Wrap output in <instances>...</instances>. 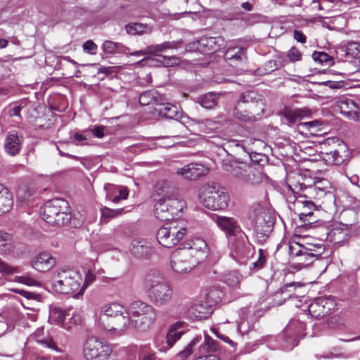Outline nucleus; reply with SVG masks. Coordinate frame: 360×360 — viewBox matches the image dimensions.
Instances as JSON below:
<instances>
[{
	"label": "nucleus",
	"instance_id": "obj_40",
	"mask_svg": "<svg viewBox=\"0 0 360 360\" xmlns=\"http://www.w3.org/2000/svg\"><path fill=\"white\" fill-rule=\"evenodd\" d=\"M44 334V328H39L37 330H36L35 332L33 333L32 338L38 343L44 345L47 347L53 349L58 352H61L62 351L56 347V343L54 342H53L51 340H48L46 338H42Z\"/></svg>",
	"mask_w": 360,
	"mask_h": 360
},
{
	"label": "nucleus",
	"instance_id": "obj_46",
	"mask_svg": "<svg viewBox=\"0 0 360 360\" xmlns=\"http://www.w3.org/2000/svg\"><path fill=\"white\" fill-rule=\"evenodd\" d=\"M158 93L154 91H147L139 96V103L142 105H148L157 101Z\"/></svg>",
	"mask_w": 360,
	"mask_h": 360
},
{
	"label": "nucleus",
	"instance_id": "obj_9",
	"mask_svg": "<svg viewBox=\"0 0 360 360\" xmlns=\"http://www.w3.org/2000/svg\"><path fill=\"white\" fill-rule=\"evenodd\" d=\"M181 41H165L159 44L149 45V51L151 55L158 56L160 59L155 60L151 57H148L144 60L150 65H151L153 62L155 61L164 67H172L177 65L180 63L179 58L176 56H162L160 53L166 52L169 49H176L181 46Z\"/></svg>",
	"mask_w": 360,
	"mask_h": 360
},
{
	"label": "nucleus",
	"instance_id": "obj_6",
	"mask_svg": "<svg viewBox=\"0 0 360 360\" xmlns=\"http://www.w3.org/2000/svg\"><path fill=\"white\" fill-rule=\"evenodd\" d=\"M200 202L207 209L220 210L229 205V195L226 189L217 184H205L199 189Z\"/></svg>",
	"mask_w": 360,
	"mask_h": 360
},
{
	"label": "nucleus",
	"instance_id": "obj_64",
	"mask_svg": "<svg viewBox=\"0 0 360 360\" xmlns=\"http://www.w3.org/2000/svg\"><path fill=\"white\" fill-rule=\"evenodd\" d=\"M83 49L86 53H94L97 49V46L92 41L89 40L83 44Z\"/></svg>",
	"mask_w": 360,
	"mask_h": 360
},
{
	"label": "nucleus",
	"instance_id": "obj_35",
	"mask_svg": "<svg viewBox=\"0 0 360 360\" xmlns=\"http://www.w3.org/2000/svg\"><path fill=\"white\" fill-rule=\"evenodd\" d=\"M220 41H221V38L204 36L200 38L198 40V44L202 51L215 52L221 47V44H219Z\"/></svg>",
	"mask_w": 360,
	"mask_h": 360
},
{
	"label": "nucleus",
	"instance_id": "obj_16",
	"mask_svg": "<svg viewBox=\"0 0 360 360\" xmlns=\"http://www.w3.org/2000/svg\"><path fill=\"white\" fill-rule=\"evenodd\" d=\"M259 315H257L256 310L252 307L241 309L240 317L237 321L238 331L243 335L252 331L259 319Z\"/></svg>",
	"mask_w": 360,
	"mask_h": 360
},
{
	"label": "nucleus",
	"instance_id": "obj_56",
	"mask_svg": "<svg viewBox=\"0 0 360 360\" xmlns=\"http://www.w3.org/2000/svg\"><path fill=\"white\" fill-rule=\"evenodd\" d=\"M205 307L202 304H194L190 308L191 313L198 319L205 317Z\"/></svg>",
	"mask_w": 360,
	"mask_h": 360
},
{
	"label": "nucleus",
	"instance_id": "obj_60",
	"mask_svg": "<svg viewBox=\"0 0 360 360\" xmlns=\"http://www.w3.org/2000/svg\"><path fill=\"white\" fill-rule=\"evenodd\" d=\"M105 188L106 190H112L115 193H119V195L121 197V199H127L128 196V191L126 188H120L119 187H116L112 185H105Z\"/></svg>",
	"mask_w": 360,
	"mask_h": 360
},
{
	"label": "nucleus",
	"instance_id": "obj_54",
	"mask_svg": "<svg viewBox=\"0 0 360 360\" xmlns=\"http://www.w3.org/2000/svg\"><path fill=\"white\" fill-rule=\"evenodd\" d=\"M199 129L202 132L209 134L216 125V123L211 120H205L198 124Z\"/></svg>",
	"mask_w": 360,
	"mask_h": 360
},
{
	"label": "nucleus",
	"instance_id": "obj_17",
	"mask_svg": "<svg viewBox=\"0 0 360 360\" xmlns=\"http://www.w3.org/2000/svg\"><path fill=\"white\" fill-rule=\"evenodd\" d=\"M335 306L333 300L330 298L319 297L309 305L308 311L312 317L319 319L328 315Z\"/></svg>",
	"mask_w": 360,
	"mask_h": 360
},
{
	"label": "nucleus",
	"instance_id": "obj_45",
	"mask_svg": "<svg viewBox=\"0 0 360 360\" xmlns=\"http://www.w3.org/2000/svg\"><path fill=\"white\" fill-rule=\"evenodd\" d=\"M224 292L219 288H212L207 293V299L210 304H217L221 302Z\"/></svg>",
	"mask_w": 360,
	"mask_h": 360
},
{
	"label": "nucleus",
	"instance_id": "obj_21",
	"mask_svg": "<svg viewBox=\"0 0 360 360\" xmlns=\"http://www.w3.org/2000/svg\"><path fill=\"white\" fill-rule=\"evenodd\" d=\"M214 221L225 232L228 238L236 236L243 231L238 225L237 220L233 217L216 216Z\"/></svg>",
	"mask_w": 360,
	"mask_h": 360
},
{
	"label": "nucleus",
	"instance_id": "obj_38",
	"mask_svg": "<svg viewBox=\"0 0 360 360\" xmlns=\"http://www.w3.org/2000/svg\"><path fill=\"white\" fill-rule=\"evenodd\" d=\"M218 343L217 342L212 340L209 336L206 335L205 341L199 347L198 351L200 353L199 356L205 357L207 353L214 352L217 349Z\"/></svg>",
	"mask_w": 360,
	"mask_h": 360
},
{
	"label": "nucleus",
	"instance_id": "obj_10",
	"mask_svg": "<svg viewBox=\"0 0 360 360\" xmlns=\"http://www.w3.org/2000/svg\"><path fill=\"white\" fill-rule=\"evenodd\" d=\"M230 255L233 259L244 263L246 259L252 255L255 248L243 231L230 240Z\"/></svg>",
	"mask_w": 360,
	"mask_h": 360
},
{
	"label": "nucleus",
	"instance_id": "obj_18",
	"mask_svg": "<svg viewBox=\"0 0 360 360\" xmlns=\"http://www.w3.org/2000/svg\"><path fill=\"white\" fill-rule=\"evenodd\" d=\"M335 109L349 120H359V105L352 99L347 98L338 99L335 103Z\"/></svg>",
	"mask_w": 360,
	"mask_h": 360
},
{
	"label": "nucleus",
	"instance_id": "obj_32",
	"mask_svg": "<svg viewBox=\"0 0 360 360\" xmlns=\"http://www.w3.org/2000/svg\"><path fill=\"white\" fill-rule=\"evenodd\" d=\"M185 333V323L177 321L172 324L168 330L166 335V342L169 348H171L174 343L181 338Z\"/></svg>",
	"mask_w": 360,
	"mask_h": 360
},
{
	"label": "nucleus",
	"instance_id": "obj_28",
	"mask_svg": "<svg viewBox=\"0 0 360 360\" xmlns=\"http://www.w3.org/2000/svg\"><path fill=\"white\" fill-rule=\"evenodd\" d=\"M22 139V136L15 131L8 132L4 142L5 151L12 156L19 153L21 150Z\"/></svg>",
	"mask_w": 360,
	"mask_h": 360
},
{
	"label": "nucleus",
	"instance_id": "obj_63",
	"mask_svg": "<svg viewBox=\"0 0 360 360\" xmlns=\"http://www.w3.org/2000/svg\"><path fill=\"white\" fill-rule=\"evenodd\" d=\"M96 280V276L91 271H89L85 276V280L83 285H81V288L84 289L91 283H93Z\"/></svg>",
	"mask_w": 360,
	"mask_h": 360
},
{
	"label": "nucleus",
	"instance_id": "obj_4",
	"mask_svg": "<svg viewBox=\"0 0 360 360\" xmlns=\"http://www.w3.org/2000/svg\"><path fill=\"white\" fill-rule=\"evenodd\" d=\"M41 214L44 221L52 225H66L71 219L69 203L62 198L46 202L41 208Z\"/></svg>",
	"mask_w": 360,
	"mask_h": 360
},
{
	"label": "nucleus",
	"instance_id": "obj_5",
	"mask_svg": "<svg viewBox=\"0 0 360 360\" xmlns=\"http://www.w3.org/2000/svg\"><path fill=\"white\" fill-rule=\"evenodd\" d=\"M262 111V103L257 100V94L254 91H246L240 96L232 113L236 119L242 122H252Z\"/></svg>",
	"mask_w": 360,
	"mask_h": 360
},
{
	"label": "nucleus",
	"instance_id": "obj_8",
	"mask_svg": "<svg viewBox=\"0 0 360 360\" xmlns=\"http://www.w3.org/2000/svg\"><path fill=\"white\" fill-rule=\"evenodd\" d=\"M128 309L131 325L139 330L148 329L155 322L157 317L155 309L152 305L142 301L132 302Z\"/></svg>",
	"mask_w": 360,
	"mask_h": 360
},
{
	"label": "nucleus",
	"instance_id": "obj_42",
	"mask_svg": "<svg viewBox=\"0 0 360 360\" xmlns=\"http://www.w3.org/2000/svg\"><path fill=\"white\" fill-rule=\"evenodd\" d=\"M243 276L236 271H231L224 276V282L234 289H239Z\"/></svg>",
	"mask_w": 360,
	"mask_h": 360
},
{
	"label": "nucleus",
	"instance_id": "obj_7",
	"mask_svg": "<svg viewBox=\"0 0 360 360\" xmlns=\"http://www.w3.org/2000/svg\"><path fill=\"white\" fill-rule=\"evenodd\" d=\"M187 233V223L184 220H172L160 227L156 234L162 246L170 248L178 244Z\"/></svg>",
	"mask_w": 360,
	"mask_h": 360
},
{
	"label": "nucleus",
	"instance_id": "obj_47",
	"mask_svg": "<svg viewBox=\"0 0 360 360\" xmlns=\"http://www.w3.org/2000/svg\"><path fill=\"white\" fill-rule=\"evenodd\" d=\"M245 160H248V162H251L260 166H264L268 162V157L266 155L257 153H251L247 155Z\"/></svg>",
	"mask_w": 360,
	"mask_h": 360
},
{
	"label": "nucleus",
	"instance_id": "obj_24",
	"mask_svg": "<svg viewBox=\"0 0 360 360\" xmlns=\"http://www.w3.org/2000/svg\"><path fill=\"white\" fill-rule=\"evenodd\" d=\"M299 198L300 196L296 197L295 206L300 210L298 213L300 219L304 223H313L314 221L311 220L310 218L312 217L314 211L316 210L315 204L311 200L299 199Z\"/></svg>",
	"mask_w": 360,
	"mask_h": 360
},
{
	"label": "nucleus",
	"instance_id": "obj_50",
	"mask_svg": "<svg viewBox=\"0 0 360 360\" xmlns=\"http://www.w3.org/2000/svg\"><path fill=\"white\" fill-rule=\"evenodd\" d=\"M347 53L352 58H360V43L349 42L347 46Z\"/></svg>",
	"mask_w": 360,
	"mask_h": 360
},
{
	"label": "nucleus",
	"instance_id": "obj_3",
	"mask_svg": "<svg viewBox=\"0 0 360 360\" xmlns=\"http://www.w3.org/2000/svg\"><path fill=\"white\" fill-rule=\"evenodd\" d=\"M82 278L76 270L70 268L56 269L51 277L52 287L55 291L61 294H83L81 288Z\"/></svg>",
	"mask_w": 360,
	"mask_h": 360
},
{
	"label": "nucleus",
	"instance_id": "obj_36",
	"mask_svg": "<svg viewBox=\"0 0 360 360\" xmlns=\"http://www.w3.org/2000/svg\"><path fill=\"white\" fill-rule=\"evenodd\" d=\"M13 203L11 193L3 187L0 191V214L10 210Z\"/></svg>",
	"mask_w": 360,
	"mask_h": 360
},
{
	"label": "nucleus",
	"instance_id": "obj_48",
	"mask_svg": "<svg viewBox=\"0 0 360 360\" xmlns=\"http://www.w3.org/2000/svg\"><path fill=\"white\" fill-rule=\"evenodd\" d=\"M312 58L322 65H331L333 63L332 57L325 52L314 51Z\"/></svg>",
	"mask_w": 360,
	"mask_h": 360
},
{
	"label": "nucleus",
	"instance_id": "obj_11",
	"mask_svg": "<svg viewBox=\"0 0 360 360\" xmlns=\"http://www.w3.org/2000/svg\"><path fill=\"white\" fill-rule=\"evenodd\" d=\"M155 216L160 221H169L179 215L186 203L181 199L159 200L155 201Z\"/></svg>",
	"mask_w": 360,
	"mask_h": 360
},
{
	"label": "nucleus",
	"instance_id": "obj_51",
	"mask_svg": "<svg viewBox=\"0 0 360 360\" xmlns=\"http://www.w3.org/2000/svg\"><path fill=\"white\" fill-rule=\"evenodd\" d=\"M296 284L295 283H290L284 285L281 288V295L283 296L284 300L289 299L295 294Z\"/></svg>",
	"mask_w": 360,
	"mask_h": 360
},
{
	"label": "nucleus",
	"instance_id": "obj_33",
	"mask_svg": "<svg viewBox=\"0 0 360 360\" xmlns=\"http://www.w3.org/2000/svg\"><path fill=\"white\" fill-rule=\"evenodd\" d=\"M151 251L150 244L143 238H136L131 243V252L137 257L148 255Z\"/></svg>",
	"mask_w": 360,
	"mask_h": 360
},
{
	"label": "nucleus",
	"instance_id": "obj_37",
	"mask_svg": "<svg viewBox=\"0 0 360 360\" xmlns=\"http://www.w3.org/2000/svg\"><path fill=\"white\" fill-rule=\"evenodd\" d=\"M30 104V101L25 98L11 103L8 105V115L11 117H18L21 120L20 112L26 109Z\"/></svg>",
	"mask_w": 360,
	"mask_h": 360
},
{
	"label": "nucleus",
	"instance_id": "obj_23",
	"mask_svg": "<svg viewBox=\"0 0 360 360\" xmlns=\"http://www.w3.org/2000/svg\"><path fill=\"white\" fill-rule=\"evenodd\" d=\"M274 224V219L271 214L266 211H262L257 215L255 229L257 234L268 236L273 230Z\"/></svg>",
	"mask_w": 360,
	"mask_h": 360
},
{
	"label": "nucleus",
	"instance_id": "obj_22",
	"mask_svg": "<svg viewBox=\"0 0 360 360\" xmlns=\"http://www.w3.org/2000/svg\"><path fill=\"white\" fill-rule=\"evenodd\" d=\"M125 307L117 302L103 305L100 312L98 324L103 327L108 323L111 319L119 315L120 313H125Z\"/></svg>",
	"mask_w": 360,
	"mask_h": 360
},
{
	"label": "nucleus",
	"instance_id": "obj_53",
	"mask_svg": "<svg viewBox=\"0 0 360 360\" xmlns=\"http://www.w3.org/2000/svg\"><path fill=\"white\" fill-rule=\"evenodd\" d=\"M14 280L18 283H23L30 286H37L39 285V283L37 280L28 275L15 276Z\"/></svg>",
	"mask_w": 360,
	"mask_h": 360
},
{
	"label": "nucleus",
	"instance_id": "obj_20",
	"mask_svg": "<svg viewBox=\"0 0 360 360\" xmlns=\"http://www.w3.org/2000/svg\"><path fill=\"white\" fill-rule=\"evenodd\" d=\"M189 251L200 262L207 257L208 250L206 241L200 237H195L187 240L182 248Z\"/></svg>",
	"mask_w": 360,
	"mask_h": 360
},
{
	"label": "nucleus",
	"instance_id": "obj_52",
	"mask_svg": "<svg viewBox=\"0 0 360 360\" xmlns=\"http://www.w3.org/2000/svg\"><path fill=\"white\" fill-rule=\"evenodd\" d=\"M20 273V269L18 266H11L0 259V274L3 275H11Z\"/></svg>",
	"mask_w": 360,
	"mask_h": 360
},
{
	"label": "nucleus",
	"instance_id": "obj_41",
	"mask_svg": "<svg viewBox=\"0 0 360 360\" xmlns=\"http://www.w3.org/2000/svg\"><path fill=\"white\" fill-rule=\"evenodd\" d=\"M126 31L127 33L132 35L143 34L145 33H150L152 27L146 24L133 23L126 26Z\"/></svg>",
	"mask_w": 360,
	"mask_h": 360
},
{
	"label": "nucleus",
	"instance_id": "obj_19",
	"mask_svg": "<svg viewBox=\"0 0 360 360\" xmlns=\"http://www.w3.org/2000/svg\"><path fill=\"white\" fill-rule=\"evenodd\" d=\"M153 198L155 201L160 200L179 199L176 197V188L170 181L161 179L154 186Z\"/></svg>",
	"mask_w": 360,
	"mask_h": 360
},
{
	"label": "nucleus",
	"instance_id": "obj_43",
	"mask_svg": "<svg viewBox=\"0 0 360 360\" xmlns=\"http://www.w3.org/2000/svg\"><path fill=\"white\" fill-rule=\"evenodd\" d=\"M67 314L59 307H53L50 310L49 319L59 325H63Z\"/></svg>",
	"mask_w": 360,
	"mask_h": 360
},
{
	"label": "nucleus",
	"instance_id": "obj_14",
	"mask_svg": "<svg viewBox=\"0 0 360 360\" xmlns=\"http://www.w3.org/2000/svg\"><path fill=\"white\" fill-rule=\"evenodd\" d=\"M305 323L300 319H292L283 330L281 338L285 349H292L300 338L304 337Z\"/></svg>",
	"mask_w": 360,
	"mask_h": 360
},
{
	"label": "nucleus",
	"instance_id": "obj_12",
	"mask_svg": "<svg viewBox=\"0 0 360 360\" xmlns=\"http://www.w3.org/2000/svg\"><path fill=\"white\" fill-rule=\"evenodd\" d=\"M200 263L189 251L184 250L182 248L174 250L171 255V266L178 274L190 272Z\"/></svg>",
	"mask_w": 360,
	"mask_h": 360
},
{
	"label": "nucleus",
	"instance_id": "obj_34",
	"mask_svg": "<svg viewBox=\"0 0 360 360\" xmlns=\"http://www.w3.org/2000/svg\"><path fill=\"white\" fill-rule=\"evenodd\" d=\"M155 110L158 111L159 114L165 118L178 120L181 117V112L176 105L171 103H160L157 104Z\"/></svg>",
	"mask_w": 360,
	"mask_h": 360
},
{
	"label": "nucleus",
	"instance_id": "obj_62",
	"mask_svg": "<svg viewBox=\"0 0 360 360\" xmlns=\"http://www.w3.org/2000/svg\"><path fill=\"white\" fill-rule=\"evenodd\" d=\"M279 64L274 60H269L264 64V73L269 74L278 68Z\"/></svg>",
	"mask_w": 360,
	"mask_h": 360
},
{
	"label": "nucleus",
	"instance_id": "obj_2",
	"mask_svg": "<svg viewBox=\"0 0 360 360\" xmlns=\"http://www.w3.org/2000/svg\"><path fill=\"white\" fill-rule=\"evenodd\" d=\"M222 170L245 186H255L266 177L262 172L252 169L248 160L231 155L221 162Z\"/></svg>",
	"mask_w": 360,
	"mask_h": 360
},
{
	"label": "nucleus",
	"instance_id": "obj_44",
	"mask_svg": "<svg viewBox=\"0 0 360 360\" xmlns=\"http://www.w3.org/2000/svg\"><path fill=\"white\" fill-rule=\"evenodd\" d=\"M124 46L120 43L106 40L103 43L102 49L108 54H114L122 51Z\"/></svg>",
	"mask_w": 360,
	"mask_h": 360
},
{
	"label": "nucleus",
	"instance_id": "obj_55",
	"mask_svg": "<svg viewBox=\"0 0 360 360\" xmlns=\"http://www.w3.org/2000/svg\"><path fill=\"white\" fill-rule=\"evenodd\" d=\"M200 338L196 337L193 338V340L186 347L184 350L179 352V356L181 358H186L192 353V349L194 346H195L200 341Z\"/></svg>",
	"mask_w": 360,
	"mask_h": 360
},
{
	"label": "nucleus",
	"instance_id": "obj_39",
	"mask_svg": "<svg viewBox=\"0 0 360 360\" xmlns=\"http://www.w3.org/2000/svg\"><path fill=\"white\" fill-rule=\"evenodd\" d=\"M198 102L202 107L210 109L217 105L218 96L212 92H209L198 97Z\"/></svg>",
	"mask_w": 360,
	"mask_h": 360
},
{
	"label": "nucleus",
	"instance_id": "obj_30",
	"mask_svg": "<svg viewBox=\"0 0 360 360\" xmlns=\"http://www.w3.org/2000/svg\"><path fill=\"white\" fill-rule=\"evenodd\" d=\"M55 264V259L48 252H40L32 261L33 268L39 271L49 270Z\"/></svg>",
	"mask_w": 360,
	"mask_h": 360
},
{
	"label": "nucleus",
	"instance_id": "obj_27",
	"mask_svg": "<svg viewBox=\"0 0 360 360\" xmlns=\"http://www.w3.org/2000/svg\"><path fill=\"white\" fill-rule=\"evenodd\" d=\"M207 172V168L198 163H190L181 168L176 169V174L187 179H195Z\"/></svg>",
	"mask_w": 360,
	"mask_h": 360
},
{
	"label": "nucleus",
	"instance_id": "obj_15",
	"mask_svg": "<svg viewBox=\"0 0 360 360\" xmlns=\"http://www.w3.org/2000/svg\"><path fill=\"white\" fill-rule=\"evenodd\" d=\"M130 325H131V320L129 309L126 308L125 313H120L119 315L111 319V320L102 328L113 335L120 336L125 334Z\"/></svg>",
	"mask_w": 360,
	"mask_h": 360
},
{
	"label": "nucleus",
	"instance_id": "obj_61",
	"mask_svg": "<svg viewBox=\"0 0 360 360\" xmlns=\"http://www.w3.org/2000/svg\"><path fill=\"white\" fill-rule=\"evenodd\" d=\"M122 212V210H112L110 208L105 207L101 210L102 217L103 218H113L120 214Z\"/></svg>",
	"mask_w": 360,
	"mask_h": 360
},
{
	"label": "nucleus",
	"instance_id": "obj_13",
	"mask_svg": "<svg viewBox=\"0 0 360 360\" xmlns=\"http://www.w3.org/2000/svg\"><path fill=\"white\" fill-rule=\"evenodd\" d=\"M112 349L108 344L95 337L87 339L84 347V356L86 360H113Z\"/></svg>",
	"mask_w": 360,
	"mask_h": 360
},
{
	"label": "nucleus",
	"instance_id": "obj_26",
	"mask_svg": "<svg viewBox=\"0 0 360 360\" xmlns=\"http://www.w3.org/2000/svg\"><path fill=\"white\" fill-rule=\"evenodd\" d=\"M323 187H319V182L317 180L314 181V184L311 186H306L303 188L301 186L300 189L304 192L303 195L302 194L300 195V198H304L307 200H312V199H321L323 198L327 193V189L328 187V181H323Z\"/></svg>",
	"mask_w": 360,
	"mask_h": 360
},
{
	"label": "nucleus",
	"instance_id": "obj_31",
	"mask_svg": "<svg viewBox=\"0 0 360 360\" xmlns=\"http://www.w3.org/2000/svg\"><path fill=\"white\" fill-rule=\"evenodd\" d=\"M225 58L231 66L243 65L247 59L245 50L241 47L229 48L225 53Z\"/></svg>",
	"mask_w": 360,
	"mask_h": 360
},
{
	"label": "nucleus",
	"instance_id": "obj_49",
	"mask_svg": "<svg viewBox=\"0 0 360 360\" xmlns=\"http://www.w3.org/2000/svg\"><path fill=\"white\" fill-rule=\"evenodd\" d=\"M266 259L262 249L259 250V257L256 262L252 263L250 269L254 271H257L262 269L266 263Z\"/></svg>",
	"mask_w": 360,
	"mask_h": 360
},
{
	"label": "nucleus",
	"instance_id": "obj_58",
	"mask_svg": "<svg viewBox=\"0 0 360 360\" xmlns=\"http://www.w3.org/2000/svg\"><path fill=\"white\" fill-rule=\"evenodd\" d=\"M11 241V238L10 234L0 232V253L4 251V248L10 244Z\"/></svg>",
	"mask_w": 360,
	"mask_h": 360
},
{
	"label": "nucleus",
	"instance_id": "obj_1",
	"mask_svg": "<svg viewBox=\"0 0 360 360\" xmlns=\"http://www.w3.org/2000/svg\"><path fill=\"white\" fill-rule=\"evenodd\" d=\"M142 285L150 302L156 307L168 304L173 298L174 291L170 282L156 270L148 272Z\"/></svg>",
	"mask_w": 360,
	"mask_h": 360
},
{
	"label": "nucleus",
	"instance_id": "obj_25",
	"mask_svg": "<svg viewBox=\"0 0 360 360\" xmlns=\"http://www.w3.org/2000/svg\"><path fill=\"white\" fill-rule=\"evenodd\" d=\"M317 250L304 247L300 243L290 245L289 247L290 254L292 257H299V260H302V257H308L309 259L319 256L323 250L321 245H314Z\"/></svg>",
	"mask_w": 360,
	"mask_h": 360
},
{
	"label": "nucleus",
	"instance_id": "obj_57",
	"mask_svg": "<svg viewBox=\"0 0 360 360\" xmlns=\"http://www.w3.org/2000/svg\"><path fill=\"white\" fill-rule=\"evenodd\" d=\"M32 195V191L26 188H20L17 192L18 198L22 202L29 200Z\"/></svg>",
	"mask_w": 360,
	"mask_h": 360
},
{
	"label": "nucleus",
	"instance_id": "obj_29",
	"mask_svg": "<svg viewBox=\"0 0 360 360\" xmlns=\"http://www.w3.org/2000/svg\"><path fill=\"white\" fill-rule=\"evenodd\" d=\"M311 110L307 108L285 109L282 112V120L289 125L295 124L304 118L310 117Z\"/></svg>",
	"mask_w": 360,
	"mask_h": 360
},
{
	"label": "nucleus",
	"instance_id": "obj_59",
	"mask_svg": "<svg viewBox=\"0 0 360 360\" xmlns=\"http://www.w3.org/2000/svg\"><path fill=\"white\" fill-rule=\"evenodd\" d=\"M288 57L291 62H296L302 59V53L296 47L293 46L288 51Z\"/></svg>",
	"mask_w": 360,
	"mask_h": 360
}]
</instances>
